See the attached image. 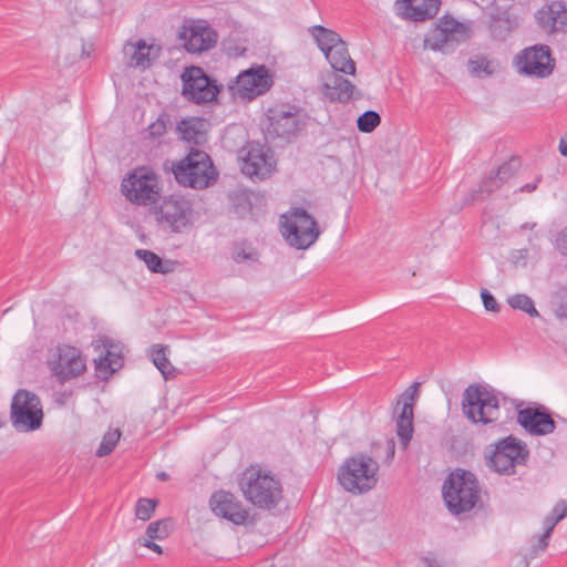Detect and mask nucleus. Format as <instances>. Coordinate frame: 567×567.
<instances>
[{"instance_id":"obj_36","label":"nucleus","mask_w":567,"mask_h":567,"mask_svg":"<svg viewBox=\"0 0 567 567\" xmlns=\"http://www.w3.org/2000/svg\"><path fill=\"white\" fill-rule=\"evenodd\" d=\"M381 123V116L375 111H365L357 120L358 130L362 133L373 132Z\"/></svg>"},{"instance_id":"obj_38","label":"nucleus","mask_w":567,"mask_h":567,"mask_svg":"<svg viewBox=\"0 0 567 567\" xmlns=\"http://www.w3.org/2000/svg\"><path fill=\"white\" fill-rule=\"evenodd\" d=\"M157 506V501L153 498H140L135 505V516L141 520H148Z\"/></svg>"},{"instance_id":"obj_44","label":"nucleus","mask_w":567,"mask_h":567,"mask_svg":"<svg viewBox=\"0 0 567 567\" xmlns=\"http://www.w3.org/2000/svg\"><path fill=\"white\" fill-rule=\"evenodd\" d=\"M550 537H545V532L539 536L536 544L532 546V556L536 557L539 553H543L548 546Z\"/></svg>"},{"instance_id":"obj_3","label":"nucleus","mask_w":567,"mask_h":567,"mask_svg":"<svg viewBox=\"0 0 567 567\" xmlns=\"http://www.w3.org/2000/svg\"><path fill=\"white\" fill-rule=\"evenodd\" d=\"M442 494L449 511L458 515L475 507L481 497V488L472 472L457 468L445 478Z\"/></svg>"},{"instance_id":"obj_5","label":"nucleus","mask_w":567,"mask_h":567,"mask_svg":"<svg viewBox=\"0 0 567 567\" xmlns=\"http://www.w3.org/2000/svg\"><path fill=\"white\" fill-rule=\"evenodd\" d=\"M172 171L179 185L194 189H204L218 177L209 155L194 148L183 159L173 164Z\"/></svg>"},{"instance_id":"obj_22","label":"nucleus","mask_w":567,"mask_h":567,"mask_svg":"<svg viewBox=\"0 0 567 567\" xmlns=\"http://www.w3.org/2000/svg\"><path fill=\"white\" fill-rule=\"evenodd\" d=\"M355 86L339 72H329L322 79V94L330 102L347 103L354 95Z\"/></svg>"},{"instance_id":"obj_12","label":"nucleus","mask_w":567,"mask_h":567,"mask_svg":"<svg viewBox=\"0 0 567 567\" xmlns=\"http://www.w3.org/2000/svg\"><path fill=\"white\" fill-rule=\"evenodd\" d=\"M182 95L195 104H205L216 100L219 89L202 68L189 66L182 73Z\"/></svg>"},{"instance_id":"obj_52","label":"nucleus","mask_w":567,"mask_h":567,"mask_svg":"<svg viewBox=\"0 0 567 567\" xmlns=\"http://www.w3.org/2000/svg\"><path fill=\"white\" fill-rule=\"evenodd\" d=\"M558 315H559L560 317H565V318H567V302H566V303L560 305V307L558 308Z\"/></svg>"},{"instance_id":"obj_11","label":"nucleus","mask_w":567,"mask_h":567,"mask_svg":"<svg viewBox=\"0 0 567 567\" xmlns=\"http://www.w3.org/2000/svg\"><path fill=\"white\" fill-rule=\"evenodd\" d=\"M284 218L282 235L290 246L297 249H307L316 243L320 230L316 219L306 209L296 208Z\"/></svg>"},{"instance_id":"obj_19","label":"nucleus","mask_w":567,"mask_h":567,"mask_svg":"<svg viewBox=\"0 0 567 567\" xmlns=\"http://www.w3.org/2000/svg\"><path fill=\"white\" fill-rule=\"evenodd\" d=\"M517 423L532 435H547L556 429L555 421L543 405L527 406L518 410Z\"/></svg>"},{"instance_id":"obj_2","label":"nucleus","mask_w":567,"mask_h":567,"mask_svg":"<svg viewBox=\"0 0 567 567\" xmlns=\"http://www.w3.org/2000/svg\"><path fill=\"white\" fill-rule=\"evenodd\" d=\"M239 487L247 502L264 511L276 508L284 497L280 480L276 475L254 466L243 473Z\"/></svg>"},{"instance_id":"obj_23","label":"nucleus","mask_w":567,"mask_h":567,"mask_svg":"<svg viewBox=\"0 0 567 567\" xmlns=\"http://www.w3.org/2000/svg\"><path fill=\"white\" fill-rule=\"evenodd\" d=\"M419 383H414L402 394V409L396 420V433L404 447L410 443L413 435V401Z\"/></svg>"},{"instance_id":"obj_48","label":"nucleus","mask_w":567,"mask_h":567,"mask_svg":"<svg viewBox=\"0 0 567 567\" xmlns=\"http://www.w3.org/2000/svg\"><path fill=\"white\" fill-rule=\"evenodd\" d=\"M540 179H542V177L537 176L533 183H528V184L523 185L519 188V192H522V193H532V192H534L537 188V185L540 182Z\"/></svg>"},{"instance_id":"obj_6","label":"nucleus","mask_w":567,"mask_h":567,"mask_svg":"<svg viewBox=\"0 0 567 567\" xmlns=\"http://www.w3.org/2000/svg\"><path fill=\"white\" fill-rule=\"evenodd\" d=\"M529 458V450L525 442L508 435L499 439L486 449V465L496 473L514 475L516 466L525 465Z\"/></svg>"},{"instance_id":"obj_7","label":"nucleus","mask_w":567,"mask_h":567,"mask_svg":"<svg viewBox=\"0 0 567 567\" xmlns=\"http://www.w3.org/2000/svg\"><path fill=\"white\" fill-rule=\"evenodd\" d=\"M378 471L377 461L365 454H359L344 462L339 471L338 480L346 491L362 494L377 485Z\"/></svg>"},{"instance_id":"obj_14","label":"nucleus","mask_w":567,"mask_h":567,"mask_svg":"<svg viewBox=\"0 0 567 567\" xmlns=\"http://www.w3.org/2000/svg\"><path fill=\"white\" fill-rule=\"evenodd\" d=\"M466 39L465 25L453 18L445 17L426 34L424 44L431 50L447 53Z\"/></svg>"},{"instance_id":"obj_18","label":"nucleus","mask_w":567,"mask_h":567,"mask_svg":"<svg viewBox=\"0 0 567 567\" xmlns=\"http://www.w3.org/2000/svg\"><path fill=\"white\" fill-rule=\"evenodd\" d=\"M209 507L216 516L235 525H245L249 518V512L241 501L235 494L224 489L212 494Z\"/></svg>"},{"instance_id":"obj_4","label":"nucleus","mask_w":567,"mask_h":567,"mask_svg":"<svg viewBox=\"0 0 567 567\" xmlns=\"http://www.w3.org/2000/svg\"><path fill=\"white\" fill-rule=\"evenodd\" d=\"M121 192L130 203L153 208L162 198L163 186L152 168L138 166L122 179Z\"/></svg>"},{"instance_id":"obj_10","label":"nucleus","mask_w":567,"mask_h":567,"mask_svg":"<svg viewBox=\"0 0 567 567\" xmlns=\"http://www.w3.org/2000/svg\"><path fill=\"white\" fill-rule=\"evenodd\" d=\"M151 213L158 227L179 234L190 224L193 205L183 196L171 195L164 197L159 204L154 205Z\"/></svg>"},{"instance_id":"obj_49","label":"nucleus","mask_w":567,"mask_h":567,"mask_svg":"<svg viewBox=\"0 0 567 567\" xmlns=\"http://www.w3.org/2000/svg\"><path fill=\"white\" fill-rule=\"evenodd\" d=\"M234 258L237 262H241L251 259L252 256L251 254L246 252L244 249H241L235 252Z\"/></svg>"},{"instance_id":"obj_32","label":"nucleus","mask_w":567,"mask_h":567,"mask_svg":"<svg viewBox=\"0 0 567 567\" xmlns=\"http://www.w3.org/2000/svg\"><path fill=\"white\" fill-rule=\"evenodd\" d=\"M151 359L154 363V365L161 371L163 377L165 379H168V377L174 372V368L171 364L165 348L161 344H155L151 349Z\"/></svg>"},{"instance_id":"obj_40","label":"nucleus","mask_w":567,"mask_h":567,"mask_svg":"<svg viewBox=\"0 0 567 567\" xmlns=\"http://www.w3.org/2000/svg\"><path fill=\"white\" fill-rule=\"evenodd\" d=\"M147 131L152 137L163 136L167 131L166 121L159 116L155 122L148 125Z\"/></svg>"},{"instance_id":"obj_29","label":"nucleus","mask_w":567,"mask_h":567,"mask_svg":"<svg viewBox=\"0 0 567 567\" xmlns=\"http://www.w3.org/2000/svg\"><path fill=\"white\" fill-rule=\"evenodd\" d=\"M309 32L323 54L330 52L337 43L342 41L341 37L336 31L319 24L310 27Z\"/></svg>"},{"instance_id":"obj_24","label":"nucleus","mask_w":567,"mask_h":567,"mask_svg":"<svg viewBox=\"0 0 567 567\" xmlns=\"http://www.w3.org/2000/svg\"><path fill=\"white\" fill-rule=\"evenodd\" d=\"M324 56L330 63L333 70L332 72H341L352 75L355 73V63L351 59L347 43L343 40L337 43L330 52H326Z\"/></svg>"},{"instance_id":"obj_20","label":"nucleus","mask_w":567,"mask_h":567,"mask_svg":"<svg viewBox=\"0 0 567 567\" xmlns=\"http://www.w3.org/2000/svg\"><path fill=\"white\" fill-rule=\"evenodd\" d=\"M535 18L539 28L548 34L564 30L567 25V3L553 1L537 10Z\"/></svg>"},{"instance_id":"obj_15","label":"nucleus","mask_w":567,"mask_h":567,"mask_svg":"<svg viewBox=\"0 0 567 567\" xmlns=\"http://www.w3.org/2000/svg\"><path fill=\"white\" fill-rule=\"evenodd\" d=\"M52 375L61 383L78 378L86 370L85 359L81 351L68 344L56 347L53 358L49 361Z\"/></svg>"},{"instance_id":"obj_54","label":"nucleus","mask_w":567,"mask_h":567,"mask_svg":"<svg viewBox=\"0 0 567 567\" xmlns=\"http://www.w3.org/2000/svg\"><path fill=\"white\" fill-rule=\"evenodd\" d=\"M517 254H518V257L526 258L527 254H528V250L527 249H519V250H517Z\"/></svg>"},{"instance_id":"obj_26","label":"nucleus","mask_w":567,"mask_h":567,"mask_svg":"<svg viewBox=\"0 0 567 567\" xmlns=\"http://www.w3.org/2000/svg\"><path fill=\"white\" fill-rule=\"evenodd\" d=\"M208 123L206 120L200 117H189L182 120L177 130L181 133L183 140L188 143L202 144L205 142Z\"/></svg>"},{"instance_id":"obj_27","label":"nucleus","mask_w":567,"mask_h":567,"mask_svg":"<svg viewBox=\"0 0 567 567\" xmlns=\"http://www.w3.org/2000/svg\"><path fill=\"white\" fill-rule=\"evenodd\" d=\"M153 45H148L144 40H138L135 43H127L124 47V52L130 56V65L140 69L151 66V52Z\"/></svg>"},{"instance_id":"obj_9","label":"nucleus","mask_w":567,"mask_h":567,"mask_svg":"<svg viewBox=\"0 0 567 567\" xmlns=\"http://www.w3.org/2000/svg\"><path fill=\"white\" fill-rule=\"evenodd\" d=\"M43 408L40 398L25 389H19L10 404V421L17 432L29 433L39 430L43 423Z\"/></svg>"},{"instance_id":"obj_17","label":"nucleus","mask_w":567,"mask_h":567,"mask_svg":"<svg viewBox=\"0 0 567 567\" xmlns=\"http://www.w3.org/2000/svg\"><path fill=\"white\" fill-rule=\"evenodd\" d=\"M179 37L185 50L189 53L208 51L218 40L216 31L205 20H192L185 23Z\"/></svg>"},{"instance_id":"obj_30","label":"nucleus","mask_w":567,"mask_h":567,"mask_svg":"<svg viewBox=\"0 0 567 567\" xmlns=\"http://www.w3.org/2000/svg\"><path fill=\"white\" fill-rule=\"evenodd\" d=\"M105 355L96 362V368L100 371L113 373L122 368L123 358L121 355V348L118 344L105 343Z\"/></svg>"},{"instance_id":"obj_39","label":"nucleus","mask_w":567,"mask_h":567,"mask_svg":"<svg viewBox=\"0 0 567 567\" xmlns=\"http://www.w3.org/2000/svg\"><path fill=\"white\" fill-rule=\"evenodd\" d=\"M411 12L410 17H412L415 21H423L425 19L432 18L437 10V7H435L434 10L427 9V8H421L420 6H410Z\"/></svg>"},{"instance_id":"obj_33","label":"nucleus","mask_w":567,"mask_h":567,"mask_svg":"<svg viewBox=\"0 0 567 567\" xmlns=\"http://www.w3.org/2000/svg\"><path fill=\"white\" fill-rule=\"evenodd\" d=\"M171 519L164 518L158 519L156 522H153L148 524L145 530V538L144 539H151V540H163L169 535V526H171Z\"/></svg>"},{"instance_id":"obj_13","label":"nucleus","mask_w":567,"mask_h":567,"mask_svg":"<svg viewBox=\"0 0 567 567\" xmlns=\"http://www.w3.org/2000/svg\"><path fill=\"white\" fill-rule=\"evenodd\" d=\"M272 84V75L267 66L257 65L240 72L229 89L235 96L251 101L269 91Z\"/></svg>"},{"instance_id":"obj_31","label":"nucleus","mask_w":567,"mask_h":567,"mask_svg":"<svg viewBox=\"0 0 567 567\" xmlns=\"http://www.w3.org/2000/svg\"><path fill=\"white\" fill-rule=\"evenodd\" d=\"M515 27V21L509 17H494L489 23V32L496 40H505Z\"/></svg>"},{"instance_id":"obj_1","label":"nucleus","mask_w":567,"mask_h":567,"mask_svg":"<svg viewBox=\"0 0 567 567\" xmlns=\"http://www.w3.org/2000/svg\"><path fill=\"white\" fill-rule=\"evenodd\" d=\"M265 138L271 143H290L307 125L303 109L289 102H276L265 112Z\"/></svg>"},{"instance_id":"obj_34","label":"nucleus","mask_w":567,"mask_h":567,"mask_svg":"<svg viewBox=\"0 0 567 567\" xmlns=\"http://www.w3.org/2000/svg\"><path fill=\"white\" fill-rule=\"evenodd\" d=\"M507 303L509 305L511 308L522 310V311L526 312L527 315H529L530 317L539 316V312L535 308L533 299L530 297H528L527 295H524V293L513 295V296L508 297Z\"/></svg>"},{"instance_id":"obj_46","label":"nucleus","mask_w":567,"mask_h":567,"mask_svg":"<svg viewBox=\"0 0 567 567\" xmlns=\"http://www.w3.org/2000/svg\"><path fill=\"white\" fill-rule=\"evenodd\" d=\"M138 544L141 546H144L153 551H155L156 554H163V548L157 545L156 543H154V540H151V539H138Z\"/></svg>"},{"instance_id":"obj_35","label":"nucleus","mask_w":567,"mask_h":567,"mask_svg":"<svg viewBox=\"0 0 567 567\" xmlns=\"http://www.w3.org/2000/svg\"><path fill=\"white\" fill-rule=\"evenodd\" d=\"M372 453L375 457H380L385 463H390L395 454L394 439H384L372 444Z\"/></svg>"},{"instance_id":"obj_45","label":"nucleus","mask_w":567,"mask_h":567,"mask_svg":"<svg viewBox=\"0 0 567 567\" xmlns=\"http://www.w3.org/2000/svg\"><path fill=\"white\" fill-rule=\"evenodd\" d=\"M556 247L563 255H567V227L557 235Z\"/></svg>"},{"instance_id":"obj_55","label":"nucleus","mask_w":567,"mask_h":567,"mask_svg":"<svg viewBox=\"0 0 567 567\" xmlns=\"http://www.w3.org/2000/svg\"><path fill=\"white\" fill-rule=\"evenodd\" d=\"M535 224L525 223L522 225V229H533Z\"/></svg>"},{"instance_id":"obj_41","label":"nucleus","mask_w":567,"mask_h":567,"mask_svg":"<svg viewBox=\"0 0 567 567\" xmlns=\"http://www.w3.org/2000/svg\"><path fill=\"white\" fill-rule=\"evenodd\" d=\"M482 301L484 305V308L487 311L498 312L499 311V305L497 303L494 296L487 290L483 289L481 292Z\"/></svg>"},{"instance_id":"obj_42","label":"nucleus","mask_w":567,"mask_h":567,"mask_svg":"<svg viewBox=\"0 0 567 567\" xmlns=\"http://www.w3.org/2000/svg\"><path fill=\"white\" fill-rule=\"evenodd\" d=\"M564 519V511L561 512V514L557 515V516H553L550 513L545 517L544 519V532H545V537H550L555 526L561 520Z\"/></svg>"},{"instance_id":"obj_43","label":"nucleus","mask_w":567,"mask_h":567,"mask_svg":"<svg viewBox=\"0 0 567 567\" xmlns=\"http://www.w3.org/2000/svg\"><path fill=\"white\" fill-rule=\"evenodd\" d=\"M468 68L472 74L480 76L483 72L489 74L488 62L484 60H470Z\"/></svg>"},{"instance_id":"obj_47","label":"nucleus","mask_w":567,"mask_h":567,"mask_svg":"<svg viewBox=\"0 0 567 567\" xmlns=\"http://www.w3.org/2000/svg\"><path fill=\"white\" fill-rule=\"evenodd\" d=\"M564 511V518L567 516V502L565 499H560L556 503V505L554 506V508L551 509L550 514L553 516H557L559 514H561V512Z\"/></svg>"},{"instance_id":"obj_28","label":"nucleus","mask_w":567,"mask_h":567,"mask_svg":"<svg viewBox=\"0 0 567 567\" xmlns=\"http://www.w3.org/2000/svg\"><path fill=\"white\" fill-rule=\"evenodd\" d=\"M135 256L145 262L148 270L153 274L166 275L175 270V261L163 260L157 254L147 249H137Z\"/></svg>"},{"instance_id":"obj_53","label":"nucleus","mask_w":567,"mask_h":567,"mask_svg":"<svg viewBox=\"0 0 567 567\" xmlns=\"http://www.w3.org/2000/svg\"><path fill=\"white\" fill-rule=\"evenodd\" d=\"M156 477L159 480V481H167L168 480V474L165 473V472H159L157 473Z\"/></svg>"},{"instance_id":"obj_50","label":"nucleus","mask_w":567,"mask_h":567,"mask_svg":"<svg viewBox=\"0 0 567 567\" xmlns=\"http://www.w3.org/2000/svg\"><path fill=\"white\" fill-rule=\"evenodd\" d=\"M559 152L563 156L567 157V132L560 137Z\"/></svg>"},{"instance_id":"obj_8","label":"nucleus","mask_w":567,"mask_h":567,"mask_svg":"<svg viewBox=\"0 0 567 567\" xmlns=\"http://www.w3.org/2000/svg\"><path fill=\"white\" fill-rule=\"evenodd\" d=\"M462 411L474 424L495 423L501 414L498 396L493 390L472 384L463 393Z\"/></svg>"},{"instance_id":"obj_21","label":"nucleus","mask_w":567,"mask_h":567,"mask_svg":"<svg viewBox=\"0 0 567 567\" xmlns=\"http://www.w3.org/2000/svg\"><path fill=\"white\" fill-rule=\"evenodd\" d=\"M241 172L250 178L264 179L274 169V162L260 146H251L241 157Z\"/></svg>"},{"instance_id":"obj_16","label":"nucleus","mask_w":567,"mask_h":567,"mask_svg":"<svg viewBox=\"0 0 567 567\" xmlns=\"http://www.w3.org/2000/svg\"><path fill=\"white\" fill-rule=\"evenodd\" d=\"M515 63L520 73L534 78H547L555 68L550 48L545 44L524 49L516 55Z\"/></svg>"},{"instance_id":"obj_25","label":"nucleus","mask_w":567,"mask_h":567,"mask_svg":"<svg viewBox=\"0 0 567 567\" xmlns=\"http://www.w3.org/2000/svg\"><path fill=\"white\" fill-rule=\"evenodd\" d=\"M520 166L517 157H512L509 161L503 163L496 171L495 175L488 176L483 181L481 192L492 193L498 188L503 183L513 177Z\"/></svg>"},{"instance_id":"obj_37","label":"nucleus","mask_w":567,"mask_h":567,"mask_svg":"<svg viewBox=\"0 0 567 567\" xmlns=\"http://www.w3.org/2000/svg\"><path fill=\"white\" fill-rule=\"evenodd\" d=\"M120 436L121 432L118 430L106 432L96 450V455L102 457L112 453L120 440Z\"/></svg>"},{"instance_id":"obj_51","label":"nucleus","mask_w":567,"mask_h":567,"mask_svg":"<svg viewBox=\"0 0 567 567\" xmlns=\"http://www.w3.org/2000/svg\"><path fill=\"white\" fill-rule=\"evenodd\" d=\"M423 561L425 563L426 567H439L434 558L424 557Z\"/></svg>"}]
</instances>
